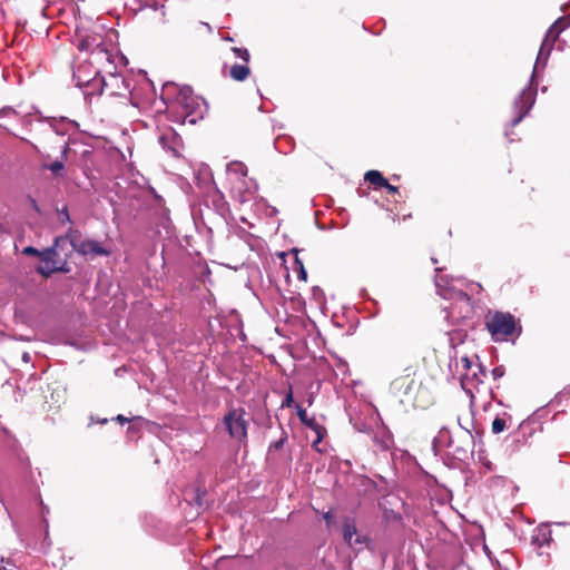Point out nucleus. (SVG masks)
<instances>
[{"label": "nucleus", "mask_w": 570, "mask_h": 570, "mask_svg": "<svg viewBox=\"0 0 570 570\" xmlns=\"http://www.w3.org/2000/svg\"><path fill=\"white\" fill-rule=\"evenodd\" d=\"M323 518L326 521L327 525H331L334 522V515L331 511L324 513Z\"/></svg>", "instance_id": "nucleus-33"}, {"label": "nucleus", "mask_w": 570, "mask_h": 570, "mask_svg": "<svg viewBox=\"0 0 570 570\" xmlns=\"http://www.w3.org/2000/svg\"><path fill=\"white\" fill-rule=\"evenodd\" d=\"M295 264L297 265L298 267V278L299 279H303V281H306L307 278V273L304 268V265L302 262L298 261V258L295 259Z\"/></svg>", "instance_id": "nucleus-28"}, {"label": "nucleus", "mask_w": 570, "mask_h": 570, "mask_svg": "<svg viewBox=\"0 0 570 570\" xmlns=\"http://www.w3.org/2000/svg\"><path fill=\"white\" fill-rule=\"evenodd\" d=\"M364 178L366 181L374 185L375 188H383V186H387V180L377 170H368Z\"/></svg>", "instance_id": "nucleus-23"}, {"label": "nucleus", "mask_w": 570, "mask_h": 570, "mask_svg": "<svg viewBox=\"0 0 570 570\" xmlns=\"http://www.w3.org/2000/svg\"><path fill=\"white\" fill-rule=\"evenodd\" d=\"M75 43L79 50L73 66L76 86L87 95H101L108 87L105 72L115 70L117 55L108 47L100 33L77 28Z\"/></svg>", "instance_id": "nucleus-1"}, {"label": "nucleus", "mask_w": 570, "mask_h": 570, "mask_svg": "<svg viewBox=\"0 0 570 570\" xmlns=\"http://www.w3.org/2000/svg\"><path fill=\"white\" fill-rule=\"evenodd\" d=\"M413 383H414V380H410V383H409V385H407V387H406V390H405V393H407V390L411 387V385H412Z\"/></svg>", "instance_id": "nucleus-40"}, {"label": "nucleus", "mask_w": 570, "mask_h": 570, "mask_svg": "<svg viewBox=\"0 0 570 570\" xmlns=\"http://www.w3.org/2000/svg\"><path fill=\"white\" fill-rule=\"evenodd\" d=\"M567 26L568 24L564 22L563 18H559L548 29L539 49L531 79L528 86L523 88L513 100V111L515 112V117L511 120V127L519 125L534 106L537 98V87L533 85V80L538 73V69H543L546 67L556 40Z\"/></svg>", "instance_id": "nucleus-3"}, {"label": "nucleus", "mask_w": 570, "mask_h": 570, "mask_svg": "<svg viewBox=\"0 0 570 570\" xmlns=\"http://www.w3.org/2000/svg\"><path fill=\"white\" fill-rule=\"evenodd\" d=\"M474 422L466 419L462 422L459 416L455 425L440 429L433 439L432 449L435 454H445L459 462H466L473 455L475 439L473 434Z\"/></svg>", "instance_id": "nucleus-2"}, {"label": "nucleus", "mask_w": 570, "mask_h": 570, "mask_svg": "<svg viewBox=\"0 0 570 570\" xmlns=\"http://www.w3.org/2000/svg\"><path fill=\"white\" fill-rule=\"evenodd\" d=\"M492 375L495 380L502 377L504 375V368L502 366L494 367L492 370Z\"/></svg>", "instance_id": "nucleus-32"}, {"label": "nucleus", "mask_w": 570, "mask_h": 570, "mask_svg": "<svg viewBox=\"0 0 570 570\" xmlns=\"http://www.w3.org/2000/svg\"><path fill=\"white\" fill-rule=\"evenodd\" d=\"M442 268H435L436 275L434 277V283L436 287V293L443 297L444 299H453L456 303H461L465 307L464 314L461 317H466L469 313H471V297L464 293L462 289L456 288L453 284L454 282L462 283V278H453L448 275H440L439 273Z\"/></svg>", "instance_id": "nucleus-6"}, {"label": "nucleus", "mask_w": 570, "mask_h": 570, "mask_svg": "<svg viewBox=\"0 0 570 570\" xmlns=\"http://www.w3.org/2000/svg\"><path fill=\"white\" fill-rule=\"evenodd\" d=\"M129 431H136V426H135V425H131V426L129 428Z\"/></svg>", "instance_id": "nucleus-42"}, {"label": "nucleus", "mask_w": 570, "mask_h": 570, "mask_svg": "<svg viewBox=\"0 0 570 570\" xmlns=\"http://www.w3.org/2000/svg\"><path fill=\"white\" fill-rule=\"evenodd\" d=\"M293 402V394L289 392L283 401V406H291Z\"/></svg>", "instance_id": "nucleus-34"}, {"label": "nucleus", "mask_w": 570, "mask_h": 570, "mask_svg": "<svg viewBox=\"0 0 570 570\" xmlns=\"http://www.w3.org/2000/svg\"><path fill=\"white\" fill-rule=\"evenodd\" d=\"M230 193L239 203L252 200L258 189L257 183L248 177L229 184Z\"/></svg>", "instance_id": "nucleus-10"}, {"label": "nucleus", "mask_w": 570, "mask_h": 570, "mask_svg": "<svg viewBox=\"0 0 570 570\" xmlns=\"http://www.w3.org/2000/svg\"><path fill=\"white\" fill-rule=\"evenodd\" d=\"M285 440H286V436H282L279 440L273 442L269 445V450H272V449H274V450L281 449L284 445Z\"/></svg>", "instance_id": "nucleus-31"}, {"label": "nucleus", "mask_w": 570, "mask_h": 570, "mask_svg": "<svg viewBox=\"0 0 570 570\" xmlns=\"http://www.w3.org/2000/svg\"><path fill=\"white\" fill-rule=\"evenodd\" d=\"M249 72L250 70L246 62L245 65L235 63L229 71L230 77L236 81H244L249 76Z\"/></svg>", "instance_id": "nucleus-22"}, {"label": "nucleus", "mask_w": 570, "mask_h": 570, "mask_svg": "<svg viewBox=\"0 0 570 570\" xmlns=\"http://www.w3.org/2000/svg\"><path fill=\"white\" fill-rule=\"evenodd\" d=\"M487 327L495 341L505 340L515 330L514 317L508 313L497 312L488 322Z\"/></svg>", "instance_id": "nucleus-8"}, {"label": "nucleus", "mask_w": 570, "mask_h": 570, "mask_svg": "<svg viewBox=\"0 0 570 570\" xmlns=\"http://www.w3.org/2000/svg\"><path fill=\"white\" fill-rule=\"evenodd\" d=\"M30 145H31V147H32L37 153H40V151H39V148H38L35 144L30 142Z\"/></svg>", "instance_id": "nucleus-41"}, {"label": "nucleus", "mask_w": 570, "mask_h": 570, "mask_svg": "<svg viewBox=\"0 0 570 570\" xmlns=\"http://www.w3.org/2000/svg\"><path fill=\"white\" fill-rule=\"evenodd\" d=\"M373 442L380 450H387L392 444V435L385 426H379L373 433Z\"/></svg>", "instance_id": "nucleus-18"}, {"label": "nucleus", "mask_w": 570, "mask_h": 570, "mask_svg": "<svg viewBox=\"0 0 570 570\" xmlns=\"http://www.w3.org/2000/svg\"><path fill=\"white\" fill-rule=\"evenodd\" d=\"M445 312H446V315H445V318L449 321L451 317H454V311L453 308L451 307V309H449L448 307L444 308Z\"/></svg>", "instance_id": "nucleus-37"}, {"label": "nucleus", "mask_w": 570, "mask_h": 570, "mask_svg": "<svg viewBox=\"0 0 570 570\" xmlns=\"http://www.w3.org/2000/svg\"><path fill=\"white\" fill-rule=\"evenodd\" d=\"M471 370L472 371L469 374L461 375V386L468 394L472 396L473 390L483 382L485 371L479 363Z\"/></svg>", "instance_id": "nucleus-13"}, {"label": "nucleus", "mask_w": 570, "mask_h": 570, "mask_svg": "<svg viewBox=\"0 0 570 570\" xmlns=\"http://www.w3.org/2000/svg\"><path fill=\"white\" fill-rule=\"evenodd\" d=\"M158 141L165 150L171 153L174 156L179 155V149L181 147V138L171 128L165 129L159 135Z\"/></svg>", "instance_id": "nucleus-14"}, {"label": "nucleus", "mask_w": 570, "mask_h": 570, "mask_svg": "<svg viewBox=\"0 0 570 570\" xmlns=\"http://www.w3.org/2000/svg\"><path fill=\"white\" fill-rule=\"evenodd\" d=\"M296 413L302 423H304L306 426H309L316 431L317 440L314 442V446H316V444L318 442H321V440H322V430L323 429L318 424H316L313 419L308 417L306 410L302 405H299V404L296 405Z\"/></svg>", "instance_id": "nucleus-20"}, {"label": "nucleus", "mask_w": 570, "mask_h": 570, "mask_svg": "<svg viewBox=\"0 0 570 570\" xmlns=\"http://www.w3.org/2000/svg\"><path fill=\"white\" fill-rule=\"evenodd\" d=\"M104 76H106L107 82H109L108 87H104V91H108L110 96L122 97L130 91V81L118 75L116 69L111 70V72H105Z\"/></svg>", "instance_id": "nucleus-12"}, {"label": "nucleus", "mask_w": 570, "mask_h": 570, "mask_svg": "<svg viewBox=\"0 0 570 570\" xmlns=\"http://www.w3.org/2000/svg\"><path fill=\"white\" fill-rule=\"evenodd\" d=\"M505 426H507V421H505V419H504V417H501V416H497V417L493 420V422H492V426H491V429H492V432H493L494 434H499V433H501V432H503V431H504Z\"/></svg>", "instance_id": "nucleus-24"}, {"label": "nucleus", "mask_w": 570, "mask_h": 570, "mask_svg": "<svg viewBox=\"0 0 570 570\" xmlns=\"http://www.w3.org/2000/svg\"><path fill=\"white\" fill-rule=\"evenodd\" d=\"M342 535L344 542L356 551L364 549L367 543V537L357 532L355 521L351 518L344 520Z\"/></svg>", "instance_id": "nucleus-11"}, {"label": "nucleus", "mask_w": 570, "mask_h": 570, "mask_svg": "<svg viewBox=\"0 0 570 570\" xmlns=\"http://www.w3.org/2000/svg\"><path fill=\"white\" fill-rule=\"evenodd\" d=\"M22 360H23L24 362H29V361H30V355H29L28 353H23V355H22Z\"/></svg>", "instance_id": "nucleus-38"}, {"label": "nucleus", "mask_w": 570, "mask_h": 570, "mask_svg": "<svg viewBox=\"0 0 570 570\" xmlns=\"http://www.w3.org/2000/svg\"><path fill=\"white\" fill-rule=\"evenodd\" d=\"M232 51L237 58L242 59L244 62L247 63L249 61V52L246 48L234 47L232 48Z\"/></svg>", "instance_id": "nucleus-25"}, {"label": "nucleus", "mask_w": 570, "mask_h": 570, "mask_svg": "<svg viewBox=\"0 0 570 570\" xmlns=\"http://www.w3.org/2000/svg\"><path fill=\"white\" fill-rule=\"evenodd\" d=\"M49 126L57 135H65L72 126V121L67 118H48Z\"/></svg>", "instance_id": "nucleus-21"}, {"label": "nucleus", "mask_w": 570, "mask_h": 570, "mask_svg": "<svg viewBox=\"0 0 570 570\" xmlns=\"http://www.w3.org/2000/svg\"><path fill=\"white\" fill-rule=\"evenodd\" d=\"M350 422L353 424L354 429L358 432H367L368 428L364 422L355 421L352 416L350 417Z\"/></svg>", "instance_id": "nucleus-26"}, {"label": "nucleus", "mask_w": 570, "mask_h": 570, "mask_svg": "<svg viewBox=\"0 0 570 570\" xmlns=\"http://www.w3.org/2000/svg\"><path fill=\"white\" fill-rule=\"evenodd\" d=\"M11 115H16V110L11 107H3L0 109V117H8Z\"/></svg>", "instance_id": "nucleus-30"}, {"label": "nucleus", "mask_w": 570, "mask_h": 570, "mask_svg": "<svg viewBox=\"0 0 570 570\" xmlns=\"http://www.w3.org/2000/svg\"><path fill=\"white\" fill-rule=\"evenodd\" d=\"M67 242L69 240L70 245L75 250H77L79 254L88 255V254H95L100 256H108L109 250L104 248L98 242L92 239H86L80 240L77 238V230L69 229L67 235Z\"/></svg>", "instance_id": "nucleus-9"}, {"label": "nucleus", "mask_w": 570, "mask_h": 570, "mask_svg": "<svg viewBox=\"0 0 570 570\" xmlns=\"http://www.w3.org/2000/svg\"><path fill=\"white\" fill-rule=\"evenodd\" d=\"M226 171L228 184L247 177V167L240 161H232L227 164Z\"/></svg>", "instance_id": "nucleus-17"}, {"label": "nucleus", "mask_w": 570, "mask_h": 570, "mask_svg": "<svg viewBox=\"0 0 570 570\" xmlns=\"http://www.w3.org/2000/svg\"><path fill=\"white\" fill-rule=\"evenodd\" d=\"M67 243V237L58 236L55 238L53 245L41 252L40 264L36 271L43 277H49L53 273L70 272L67 259L60 258L58 249Z\"/></svg>", "instance_id": "nucleus-5"}, {"label": "nucleus", "mask_w": 570, "mask_h": 570, "mask_svg": "<svg viewBox=\"0 0 570 570\" xmlns=\"http://www.w3.org/2000/svg\"><path fill=\"white\" fill-rule=\"evenodd\" d=\"M224 425L232 439L245 442L247 439V421L244 409H233L224 416Z\"/></svg>", "instance_id": "nucleus-7"}, {"label": "nucleus", "mask_w": 570, "mask_h": 570, "mask_svg": "<svg viewBox=\"0 0 570 570\" xmlns=\"http://www.w3.org/2000/svg\"><path fill=\"white\" fill-rule=\"evenodd\" d=\"M160 98L168 107L179 111L181 122L196 124L206 111L205 100L194 95L189 86L167 82L163 86Z\"/></svg>", "instance_id": "nucleus-4"}, {"label": "nucleus", "mask_w": 570, "mask_h": 570, "mask_svg": "<svg viewBox=\"0 0 570 570\" xmlns=\"http://www.w3.org/2000/svg\"><path fill=\"white\" fill-rule=\"evenodd\" d=\"M406 380L405 379H399L394 382V384L397 386L400 385L401 383H404Z\"/></svg>", "instance_id": "nucleus-39"}, {"label": "nucleus", "mask_w": 570, "mask_h": 570, "mask_svg": "<svg viewBox=\"0 0 570 570\" xmlns=\"http://www.w3.org/2000/svg\"><path fill=\"white\" fill-rule=\"evenodd\" d=\"M116 421H118L119 423L124 424V423H127V422H130V421H139V422H145V420L140 416H135L132 420L119 414L116 416Z\"/></svg>", "instance_id": "nucleus-29"}, {"label": "nucleus", "mask_w": 570, "mask_h": 570, "mask_svg": "<svg viewBox=\"0 0 570 570\" xmlns=\"http://www.w3.org/2000/svg\"><path fill=\"white\" fill-rule=\"evenodd\" d=\"M383 187L386 188L389 193H392V194L397 193V187L393 186L389 183H387V186H383Z\"/></svg>", "instance_id": "nucleus-36"}, {"label": "nucleus", "mask_w": 570, "mask_h": 570, "mask_svg": "<svg viewBox=\"0 0 570 570\" xmlns=\"http://www.w3.org/2000/svg\"><path fill=\"white\" fill-rule=\"evenodd\" d=\"M478 363H474L472 360H470L468 356H461L458 358H451L449 367L451 371H453V367L455 368V373L461 381V375L469 374Z\"/></svg>", "instance_id": "nucleus-16"}, {"label": "nucleus", "mask_w": 570, "mask_h": 570, "mask_svg": "<svg viewBox=\"0 0 570 570\" xmlns=\"http://www.w3.org/2000/svg\"><path fill=\"white\" fill-rule=\"evenodd\" d=\"M68 153H69V147H68L67 144H65L62 149H61V159L60 160H56V161H53L51 164H43L42 167L45 169L50 170L52 173V175L56 176V177L62 176L63 170H65V163H63V160L67 159Z\"/></svg>", "instance_id": "nucleus-19"}, {"label": "nucleus", "mask_w": 570, "mask_h": 570, "mask_svg": "<svg viewBox=\"0 0 570 570\" xmlns=\"http://www.w3.org/2000/svg\"><path fill=\"white\" fill-rule=\"evenodd\" d=\"M60 215H61V217H62V219H63V220H66V222H70V217H69V213H68L67 208H63V209L61 210Z\"/></svg>", "instance_id": "nucleus-35"}, {"label": "nucleus", "mask_w": 570, "mask_h": 570, "mask_svg": "<svg viewBox=\"0 0 570 570\" xmlns=\"http://www.w3.org/2000/svg\"><path fill=\"white\" fill-rule=\"evenodd\" d=\"M552 541V532L548 524L538 525L531 535V544L538 549L550 546Z\"/></svg>", "instance_id": "nucleus-15"}, {"label": "nucleus", "mask_w": 570, "mask_h": 570, "mask_svg": "<svg viewBox=\"0 0 570 570\" xmlns=\"http://www.w3.org/2000/svg\"><path fill=\"white\" fill-rule=\"evenodd\" d=\"M41 252L42 250H39L37 249L36 247H32V246H27L23 248L22 253L24 255H28V256H38L39 258H41Z\"/></svg>", "instance_id": "nucleus-27"}]
</instances>
